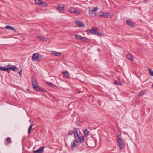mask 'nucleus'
<instances>
[{"instance_id":"obj_44","label":"nucleus","mask_w":153,"mask_h":153,"mask_svg":"<svg viewBox=\"0 0 153 153\" xmlns=\"http://www.w3.org/2000/svg\"><path fill=\"white\" fill-rule=\"evenodd\" d=\"M153 87V84H152V87Z\"/></svg>"},{"instance_id":"obj_39","label":"nucleus","mask_w":153,"mask_h":153,"mask_svg":"<svg viewBox=\"0 0 153 153\" xmlns=\"http://www.w3.org/2000/svg\"><path fill=\"white\" fill-rule=\"evenodd\" d=\"M129 60L131 61H133L134 60L133 58H128Z\"/></svg>"},{"instance_id":"obj_38","label":"nucleus","mask_w":153,"mask_h":153,"mask_svg":"<svg viewBox=\"0 0 153 153\" xmlns=\"http://www.w3.org/2000/svg\"><path fill=\"white\" fill-rule=\"evenodd\" d=\"M32 128V127H30L29 126V134L31 132V129Z\"/></svg>"},{"instance_id":"obj_11","label":"nucleus","mask_w":153,"mask_h":153,"mask_svg":"<svg viewBox=\"0 0 153 153\" xmlns=\"http://www.w3.org/2000/svg\"><path fill=\"white\" fill-rule=\"evenodd\" d=\"M58 9L59 11L61 12L63 11L64 10V6L62 4H59L58 6Z\"/></svg>"},{"instance_id":"obj_22","label":"nucleus","mask_w":153,"mask_h":153,"mask_svg":"<svg viewBox=\"0 0 153 153\" xmlns=\"http://www.w3.org/2000/svg\"><path fill=\"white\" fill-rule=\"evenodd\" d=\"M78 139L79 140V142L80 143L83 142L84 141V137L83 136H81V137L79 136V138Z\"/></svg>"},{"instance_id":"obj_36","label":"nucleus","mask_w":153,"mask_h":153,"mask_svg":"<svg viewBox=\"0 0 153 153\" xmlns=\"http://www.w3.org/2000/svg\"><path fill=\"white\" fill-rule=\"evenodd\" d=\"M87 32L88 33H91V30H87Z\"/></svg>"},{"instance_id":"obj_37","label":"nucleus","mask_w":153,"mask_h":153,"mask_svg":"<svg viewBox=\"0 0 153 153\" xmlns=\"http://www.w3.org/2000/svg\"><path fill=\"white\" fill-rule=\"evenodd\" d=\"M22 70H21L19 73L18 74L21 76H22Z\"/></svg>"},{"instance_id":"obj_34","label":"nucleus","mask_w":153,"mask_h":153,"mask_svg":"<svg viewBox=\"0 0 153 153\" xmlns=\"http://www.w3.org/2000/svg\"><path fill=\"white\" fill-rule=\"evenodd\" d=\"M5 71H7L8 73H10V68H9V67L6 68Z\"/></svg>"},{"instance_id":"obj_25","label":"nucleus","mask_w":153,"mask_h":153,"mask_svg":"<svg viewBox=\"0 0 153 153\" xmlns=\"http://www.w3.org/2000/svg\"><path fill=\"white\" fill-rule=\"evenodd\" d=\"M40 58H32V59L33 61L38 62L41 60Z\"/></svg>"},{"instance_id":"obj_33","label":"nucleus","mask_w":153,"mask_h":153,"mask_svg":"<svg viewBox=\"0 0 153 153\" xmlns=\"http://www.w3.org/2000/svg\"><path fill=\"white\" fill-rule=\"evenodd\" d=\"M132 56L131 53H129L126 55V57H130Z\"/></svg>"},{"instance_id":"obj_3","label":"nucleus","mask_w":153,"mask_h":153,"mask_svg":"<svg viewBox=\"0 0 153 153\" xmlns=\"http://www.w3.org/2000/svg\"><path fill=\"white\" fill-rule=\"evenodd\" d=\"M35 1L36 3L40 6L45 7L48 6L47 4L42 0H35Z\"/></svg>"},{"instance_id":"obj_18","label":"nucleus","mask_w":153,"mask_h":153,"mask_svg":"<svg viewBox=\"0 0 153 153\" xmlns=\"http://www.w3.org/2000/svg\"><path fill=\"white\" fill-rule=\"evenodd\" d=\"M46 83L49 86H50L51 87L54 88V87H55V86H56V85H55L54 84H53L52 83H51V82H48V81Z\"/></svg>"},{"instance_id":"obj_24","label":"nucleus","mask_w":153,"mask_h":153,"mask_svg":"<svg viewBox=\"0 0 153 153\" xmlns=\"http://www.w3.org/2000/svg\"><path fill=\"white\" fill-rule=\"evenodd\" d=\"M148 70L149 71V74H150V75L151 76H153V71L150 68H149L148 69Z\"/></svg>"},{"instance_id":"obj_45","label":"nucleus","mask_w":153,"mask_h":153,"mask_svg":"<svg viewBox=\"0 0 153 153\" xmlns=\"http://www.w3.org/2000/svg\"><path fill=\"white\" fill-rule=\"evenodd\" d=\"M28 134H29V129H28Z\"/></svg>"},{"instance_id":"obj_19","label":"nucleus","mask_w":153,"mask_h":153,"mask_svg":"<svg viewBox=\"0 0 153 153\" xmlns=\"http://www.w3.org/2000/svg\"><path fill=\"white\" fill-rule=\"evenodd\" d=\"M83 131L84 134L85 136V137H87L88 136V134L89 133V131L87 129H84Z\"/></svg>"},{"instance_id":"obj_42","label":"nucleus","mask_w":153,"mask_h":153,"mask_svg":"<svg viewBox=\"0 0 153 153\" xmlns=\"http://www.w3.org/2000/svg\"><path fill=\"white\" fill-rule=\"evenodd\" d=\"M2 34V32L1 31H0V34Z\"/></svg>"},{"instance_id":"obj_7","label":"nucleus","mask_w":153,"mask_h":153,"mask_svg":"<svg viewBox=\"0 0 153 153\" xmlns=\"http://www.w3.org/2000/svg\"><path fill=\"white\" fill-rule=\"evenodd\" d=\"M73 134L75 138L77 139L79 138L80 135L78 134L77 129L76 128H74L73 131Z\"/></svg>"},{"instance_id":"obj_4","label":"nucleus","mask_w":153,"mask_h":153,"mask_svg":"<svg viewBox=\"0 0 153 153\" xmlns=\"http://www.w3.org/2000/svg\"><path fill=\"white\" fill-rule=\"evenodd\" d=\"M98 8L97 7L94 8L91 11L89 12V14L90 16L95 17L97 14L96 12L97 11Z\"/></svg>"},{"instance_id":"obj_12","label":"nucleus","mask_w":153,"mask_h":153,"mask_svg":"<svg viewBox=\"0 0 153 153\" xmlns=\"http://www.w3.org/2000/svg\"><path fill=\"white\" fill-rule=\"evenodd\" d=\"M75 22L80 27H85V24L82 22L78 21H75Z\"/></svg>"},{"instance_id":"obj_43","label":"nucleus","mask_w":153,"mask_h":153,"mask_svg":"<svg viewBox=\"0 0 153 153\" xmlns=\"http://www.w3.org/2000/svg\"><path fill=\"white\" fill-rule=\"evenodd\" d=\"M43 92H45V91H45V90H43Z\"/></svg>"},{"instance_id":"obj_48","label":"nucleus","mask_w":153,"mask_h":153,"mask_svg":"<svg viewBox=\"0 0 153 153\" xmlns=\"http://www.w3.org/2000/svg\"><path fill=\"white\" fill-rule=\"evenodd\" d=\"M62 56H63V57H64V55H63Z\"/></svg>"},{"instance_id":"obj_31","label":"nucleus","mask_w":153,"mask_h":153,"mask_svg":"<svg viewBox=\"0 0 153 153\" xmlns=\"http://www.w3.org/2000/svg\"><path fill=\"white\" fill-rule=\"evenodd\" d=\"M73 133V131H68V135H71Z\"/></svg>"},{"instance_id":"obj_40","label":"nucleus","mask_w":153,"mask_h":153,"mask_svg":"<svg viewBox=\"0 0 153 153\" xmlns=\"http://www.w3.org/2000/svg\"><path fill=\"white\" fill-rule=\"evenodd\" d=\"M33 126V125L32 124H31V125H30V126H30V127H32V126Z\"/></svg>"},{"instance_id":"obj_10","label":"nucleus","mask_w":153,"mask_h":153,"mask_svg":"<svg viewBox=\"0 0 153 153\" xmlns=\"http://www.w3.org/2000/svg\"><path fill=\"white\" fill-rule=\"evenodd\" d=\"M44 149V147L42 146L38 150L34 151L33 152L35 153H42L43 152Z\"/></svg>"},{"instance_id":"obj_30","label":"nucleus","mask_w":153,"mask_h":153,"mask_svg":"<svg viewBox=\"0 0 153 153\" xmlns=\"http://www.w3.org/2000/svg\"><path fill=\"white\" fill-rule=\"evenodd\" d=\"M6 67H2L0 66V70L4 71H5Z\"/></svg>"},{"instance_id":"obj_15","label":"nucleus","mask_w":153,"mask_h":153,"mask_svg":"<svg viewBox=\"0 0 153 153\" xmlns=\"http://www.w3.org/2000/svg\"><path fill=\"white\" fill-rule=\"evenodd\" d=\"M5 140L7 141V142H6L5 143V146H7L8 143L10 144L11 143V139L10 137H7Z\"/></svg>"},{"instance_id":"obj_27","label":"nucleus","mask_w":153,"mask_h":153,"mask_svg":"<svg viewBox=\"0 0 153 153\" xmlns=\"http://www.w3.org/2000/svg\"><path fill=\"white\" fill-rule=\"evenodd\" d=\"M75 36L76 39L81 40L82 37L81 36L78 35H75Z\"/></svg>"},{"instance_id":"obj_9","label":"nucleus","mask_w":153,"mask_h":153,"mask_svg":"<svg viewBox=\"0 0 153 153\" xmlns=\"http://www.w3.org/2000/svg\"><path fill=\"white\" fill-rule=\"evenodd\" d=\"M7 67H9L10 69L13 71H16L18 70V68L16 66L12 65H8Z\"/></svg>"},{"instance_id":"obj_21","label":"nucleus","mask_w":153,"mask_h":153,"mask_svg":"<svg viewBox=\"0 0 153 153\" xmlns=\"http://www.w3.org/2000/svg\"><path fill=\"white\" fill-rule=\"evenodd\" d=\"M91 34H94L97 31H98V29L96 28L93 27L91 29Z\"/></svg>"},{"instance_id":"obj_29","label":"nucleus","mask_w":153,"mask_h":153,"mask_svg":"<svg viewBox=\"0 0 153 153\" xmlns=\"http://www.w3.org/2000/svg\"><path fill=\"white\" fill-rule=\"evenodd\" d=\"M88 40V39L85 37H82L81 40L83 41H86Z\"/></svg>"},{"instance_id":"obj_2","label":"nucleus","mask_w":153,"mask_h":153,"mask_svg":"<svg viewBox=\"0 0 153 153\" xmlns=\"http://www.w3.org/2000/svg\"><path fill=\"white\" fill-rule=\"evenodd\" d=\"M117 138L120 149L121 150L123 149L124 147V143H123L122 139L119 135H117Z\"/></svg>"},{"instance_id":"obj_14","label":"nucleus","mask_w":153,"mask_h":153,"mask_svg":"<svg viewBox=\"0 0 153 153\" xmlns=\"http://www.w3.org/2000/svg\"><path fill=\"white\" fill-rule=\"evenodd\" d=\"M37 37L40 40L42 41L43 42H45L47 41V39L46 38L40 35H38Z\"/></svg>"},{"instance_id":"obj_41","label":"nucleus","mask_w":153,"mask_h":153,"mask_svg":"<svg viewBox=\"0 0 153 153\" xmlns=\"http://www.w3.org/2000/svg\"><path fill=\"white\" fill-rule=\"evenodd\" d=\"M147 0H144V2H146V1Z\"/></svg>"},{"instance_id":"obj_35","label":"nucleus","mask_w":153,"mask_h":153,"mask_svg":"<svg viewBox=\"0 0 153 153\" xmlns=\"http://www.w3.org/2000/svg\"><path fill=\"white\" fill-rule=\"evenodd\" d=\"M94 34H95V35H100V34L97 31Z\"/></svg>"},{"instance_id":"obj_6","label":"nucleus","mask_w":153,"mask_h":153,"mask_svg":"<svg viewBox=\"0 0 153 153\" xmlns=\"http://www.w3.org/2000/svg\"><path fill=\"white\" fill-rule=\"evenodd\" d=\"M69 11L70 12L75 14H79L80 13V12L79 11H76L74 8L73 7L70 8Z\"/></svg>"},{"instance_id":"obj_5","label":"nucleus","mask_w":153,"mask_h":153,"mask_svg":"<svg viewBox=\"0 0 153 153\" xmlns=\"http://www.w3.org/2000/svg\"><path fill=\"white\" fill-rule=\"evenodd\" d=\"M78 145V142L75 140H73L72 143H71V147L73 149L76 147Z\"/></svg>"},{"instance_id":"obj_26","label":"nucleus","mask_w":153,"mask_h":153,"mask_svg":"<svg viewBox=\"0 0 153 153\" xmlns=\"http://www.w3.org/2000/svg\"><path fill=\"white\" fill-rule=\"evenodd\" d=\"M63 74L67 78H69V74L67 71H66L63 72Z\"/></svg>"},{"instance_id":"obj_16","label":"nucleus","mask_w":153,"mask_h":153,"mask_svg":"<svg viewBox=\"0 0 153 153\" xmlns=\"http://www.w3.org/2000/svg\"><path fill=\"white\" fill-rule=\"evenodd\" d=\"M5 28L6 29H7L15 31H16V30L14 28H13V27L12 26H10L9 25H7L5 27Z\"/></svg>"},{"instance_id":"obj_46","label":"nucleus","mask_w":153,"mask_h":153,"mask_svg":"<svg viewBox=\"0 0 153 153\" xmlns=\"http://www.w3.org/2000/svg\"><path fill=\"white\" fill-rule=\"evenodd\" d=\"M27 91H29V89H27Z\"/></svg>"},{"instance_id":"obj_8","label":"nucleus","mask_w":153,"mask_h":153,"mask_svg":"<svg viewBox=\"0 0 153 153\" xmlns=\"http://www.w3.org/2000/svg\"><path fill=\"white\" fill-rule=\"evenodd\" d=\"M52 54L54 55L55 56L57 57L61 56L62 55V53L61 52H58L54 51H51Z\"/></svg>"},{"instance_id":"obj_17","label":"nucleus","mask_w":153,"mask_h":153,"mask_svg":"<svg viewBox=\"0 0 153 153\" xmlns=\"http://www.w3.org/2000/svg\"><path fill=\"white\" fill-rule=\"evenodd\" d=\"M126 23L129 26H133L134 25V23L131 21L127 20L126 21Z\"/></svg>"},{"instance_id":"obj_23","label":"nucleus","mask_w":153,"mask_h":153,"mask_svg":"<svg viewBox=\"0 0 153 153\" xmlns=\"http://www.w3.org/2000/svg\"><path fill=\"white\" fill-rule=\"evenodd\" d=\"M114 84L116 85H118L120 86L122 85V83L119 82H118L116 80H114Z\"/></svg>"},{"instance_id":"obj_28","label":"nucleus","mask_w":153,"mask_h":153,"mask_svg":"<svg viewBox=\"0 0 153 153\" xmlns=\"http://www.w3.org/2000/svg\"><path fill=\"white\" fill-rule=\"evenodd\" d=\"M76 122L78 125H79L81 124V121H80L79 118L77 119Z\"/></svg>"},{"instance_id":"obj_1","label":"nucleus","mask_w":153,"mask_h":153,"mask_svg":"<svg viewBox=\"0 0 153 153\" xmlns=\"http://www.w3.org/2000/svg\"><path fill=\"white\" fill-rule=\"evenodd\" d=\"M31 83L33 86V89L37 91H40L41 88L37 86V82L35 77L33 76H32L31 79Z\"/></svg>"},{"instance_id":"obj_47","label":"nucleus","mask_w":153,"mask_h":153,"mask_svg":"<svg viewBox=\"0 0 153 153\" xmlns=\"http://www.w3.org/2000/svg\"><path fill=\"white\" fill-rule=\"evenodd\" d=\"M29 122H30V120H29Z\"/></svg>"},{"instance_id":"obj_13","label":"nucleus","mask_w":153,"mask_h":153,"mask_svg":"<svg viewBox=\"0 0 153 153\" xmlns=\"http://www.w3.org/2000/svg\"><path fill=\"white\" fill-rule=\"evenodd\" d=\"M100 16H102L104 18H108L110 16L109 13H104L101 12V14H100Z\"/></svg>"},{"instance_id":"obj_20","label":"nucleus","mask_w":153,"mask_h":153,"mask_svg":"<svg viewBox=\"0 0 153 153\" xmlns=\"http://www.w3.org/2000/svg\"><path fill=\"white\" fill-rule=\"evenodd\" d=\"M41 57V56L39 54L36 53L33 54L32 57Z\"/></svg>"},{"instance_id":"obj_32","label":"nucleus","mask_w":153,"mask_h":153,"mask_svg":"<svg viewBox=\"0 0 153 153\" xmlns=\"http://www.w3.org/2000/svg\"><path fill=\"white\" fill-rule=\"evenodd\" d=\"M145 93V92H144V91H142L141 92H140L139 94V96H141L142 95H143V94H144Z\"/></svg>"}]
</instances>
